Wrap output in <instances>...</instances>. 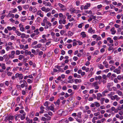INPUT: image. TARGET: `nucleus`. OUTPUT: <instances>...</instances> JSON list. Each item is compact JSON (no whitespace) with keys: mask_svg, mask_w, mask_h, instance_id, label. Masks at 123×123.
<instances>
[{"mask_svg":"<svg viewBox=\"0 0 123 123\" xmlns=\"http://www.w3.org/2000/svg\"><path fill=\"white\" fill-rule=\"evenodd\" d=\"M17 8L18 9L19 11H21L22 9V7L21 6H18Z\"/></svg>","mask_w":123,"mask_h":123,"instance_id":"62","label":"nucleus"},{"mask_svg":"<svg viewBox=\"0 0 123 123\" xmlns=\"http://www.w3.org/2000/svg\"><path fill=\"white\" fill-rule=\"evenodd\" d=\"M27 18L26 16L22 17L21 19V20L23 22H24L26 20Z\"/></svg>","mask_w":123,"mask_h":123,"instance_id":"25","label":"nucleus"},{"mask_svg":"<svg viewBox=\"0 0 123 123\" xmlns=\"http://www.w3.org/2000/svg\"><path fill=\"white\" fill-rule=\"evenodd\" d=\"M98 83L97 81H95L92 84V86L94 87L95 89H98L99 88V86L98 85Z\"/></svg>","mask_w":123,"mask_h":123,"instance_id":"2","label":"nucleus"},{"mask_svg":"<svg viewBox=\"0 0 123 123\" xmlns=\"http://www.w3.org/2000/svg\"><path fill=\"white\" fill-rule=\"evenodd\" d=\"M100 99V103L101 105L103 104V102L105 100V98H102Z\"/></svg>","mask_w":123,"mask_h":123,"instance_id":"51","label":"nucleus"},{"mask_svg":"<svg viewBox=\"0 0 123 123\" xmlns=\"http://www.w3.org/2000/svg\"><path fill=\"white\" fill-rule=\"evenodd\" d=\"M10 39L11 40L15 41L16 40V38L14 36L12 35L10 37Z\"/></svg>","mask_w":123,"mask_h":123,"instance_id":"33","label":"nucleus"},{"mask_svg":"<svg viewBox=\"0 0 123 123\" xmlns=\"http://www.w3.org/2000/svg\"><path fill=\"white\" fill-rule=\"evenodd\" d=\"M74 33V32H72L71 31H68V36L69 37H71L73 35Z\"/></svg>","mask_w":123,"mask_h":123,"instance_id":"23","label":"nucleus"},{"mask_svg":"<svg viewBox=\"0 0 123 123\" xmlns=\"http://www.w3.org/2000/svg\"><path fill=\"white\" fill-rule=\"evenodd\" d=\"M88 32L91 34H94L95 33V31L92 29V27H90L88 30Z\"/></svg>","mask_w":123,"mask_h":123,"instance_id":"8","label":"nucleus"},{"mask_svg":"<svg viewBox=\"0 0 123 123\" xmlns=\"http://www.w3.org/2000/svg\"><path fill=\"white\" fill-rule=\"evenodd\" d=\"M24 57V56L23 55H20L18 56V59L19 60H21Z\"/></svg>","mask_w":123,"mask_h":123,"instance_id":"39","label":"nucleus"},{"mask_svg":"<svg viewBox=\"0 0 123 123\" xmlns=\"http://www.w3.org/2000/svg\"><path fill=\"white\" fill-rule=\"evenodd\" d=\"M98 67L100 69H103L104 68V66L102 65L101 64H99L98 65Z\"/></svg>","mask_w":123,"mask_h":123,"instance_id":"34","label":"nucleus"},{"mask_svg":"<svg viewBox=\"0 0 123 123\" xmlns=\"http://www.w3.org/2000/svg\"><path fill=\"white\" fill-rule=\"evenodd\" d=\"M1 66L3 69L5 70L6 69V68L5 63L2 64Z\"/></svg>","mask_w":123,"mask_h":123,"instance_id":"50","label":"nucleus"},{"mask_svg":"<svg viewBox=\"0 0 123 123\" xmlns=\"http://www.w3.org/2000/svg\"><path fill=\"white\" fill-rule=\"evenodd\" d=\"M66 22V20L65 19L63 18V19H60L59 20V23L60 24H65Z\"/></svg>","mask_w":123,"mask_h":123,"instance_id":"9","label":"nucleus"},{"mask_svg":"<svg viewBox=\"0 0 123 123\" xmlns=\"http://www.w3.org/2000/svg\"><path fill=\"white\" fill-rule=\"evenodd\" d=\"M107 40L111 43H112L113 42V40L110 37H108L107 39Z\"/></svg>","mask_w":123,"mask_h":123,"instance_id":"29","label":"nucleus"},{"mask_svg":"<svg viewBox=\"0 0 123 123\" xmlns=\"http://www.w3.org/2000/svg\"><path fill=\"white\" fill-rule=\"evenodd\" d=\"M102 77L100 76H96L95 77V80H100L102 79Z\"/></svg>","mask_w":123,"mask_h":123,"instance_id":"26","label":"nucleus"},{"mask_svg":"<svg viewBox=\"0 0 123 123\" xmlns=\"http://www.w3.org/2000/svg\"><path fill=\"white\" fill-rule=\"evenodd\" d=\"M103 64L106 68H108V62L106 61H104L103 62Z\"/></svg>","mask_w":123,"mask_h":123,"instance_id":"22","label":"nucleus"},{"mask_svg":"<svg viewBox=\"0 0 123 123\" xmlns=\"http://www.w3.org/2000/svg\"><path fill=\"white\" fill-rule=\"evenodd\" d=\"M29 7V6L28 5H26L23 6V8L25 10H26Z\"/></svg>","mask_w":123,"mask_h":123,"instance_id":"42","label":"nucleus"},{"mask_svg":"<svg viewBox=\"0 0 123 123\" xmlns=\"http://www.w3.org/2000/svg\"><path fill=\"white\" fill-rule=\"evenodd\" d=\"M83 112L85 113L86 112H87V114H90L91 113V111L90 110H88L87 111H85V110H84L83 111Z\"/></svg>","mask_w":123,"mask_h":123,"instance_id":"61","label":"nucleus"},{"mask_svg":"<svg viewBox=\"0 0 123 123\" xmlns=\"http://www.w3.org/2000/svg\"><path fill=\"white\" fill-rule=\"evenodd\" d=\"M53 39L54 40V41L55 42H57L59 40V38H57V37H54L53 38Z\"/></svg>","mask_w":123,"mask_h":123,"instance_id":"57","label":"nucleus"},{"mask_svg":"<svg viewBox=\"0 0 123 123\" xmlns=\"http://www.w3.org/2000/svg\"><path fill=\"white\" fill-rule=\"evenodd\" d=\"M113 72L118 74L121 73V70L118 68H116L113 70Z\"/></svg>","mask_w":123,"mask_h":123,"instance_id":"17","label":"nucleus"},{"mask_svg":"<svg viewBox=\"0 0 123 123\" xmlns=\"http://www.w3.org/2000/svg\"><path fill=\"white\" fill-rule=\"evenodd\" d=\"M82 113L81 112H78L77 114V116L80 118H81L82 117Z\"/></svg>","mask_w":123,"mask_h":123,"instance_id":"35","label":"nucleus"},{"mask_svg":"<svg viewBox=\"0 0 123 123\" xmlns=\"http://www.w3.org/2000/svg\"><path fill=\"white\" fill-rule=\"evenodd\" d=\"M99 28L100 29H102L105 26L104 24L102 23H100L99 24Z\"/></svg>","mask_w":123,"mask_h":123,"instance_id":"36","label":"nucleus"},{"mask_svg":"<svg viewBox=\"0 0 123 123\" xmlns=\"http://www.w3.org/2000/svg\"><path fill=\"white\" fill-rule=\"evenodd\" d=\"M45 108L43 106H41L40 107V111L39 112V113L40 114H42L44 112H45V111L44 109Z\"/></svg>","mask_w":123,"mask_h":123,"instance_id":"13","label":"nucleus"},{"mask_svg":"<svg viewBox=\"0 0 123 123\" xmlns=\"http://www.w3.org/2000/svg\"><path fill=\"white\" fill-rule=\"evenodd\" d=\"M77 42L78 43V44L79 45H82L83 43L82 42H81L80 40H78L77 41Z\"/></svg>","mask_w":123,"mask_h":123,"instance_id":"54","label":"nucleus"},{"mask_svg":"<svg viewBox=\"0 0 123 123\" xmlns=\"http://www.w3.org/2000/svg\"><path fill=\"white\" fill-rule=\"evenodd\" d=\"M114 97H115V99H116V100L117 101H118L120 99V98L118 97V96L117 95H114Z\"/></svg>","mask_w":123,"mask_h":123,"instance_id":"49","label":"nucleus"},{"mask_svg":"<svg viewBox=\"0 0 123 123\" xmlns=\"http://www.w3.org/2000/svg\"><path fill=\"white\" fill-rule=\"evenodd\" d=\"M18 26L19 28L20 31L22 32L24 31L25 30V29L23 27V25L22 24H19Z\"/></svg>","mask_w":123,"mask_h":123,"instance_id":"5","label":"nucleus"},{"mask_svg":"<svg viewBox=\"0 0 123 123\" xmlns=\"http://www.w3.org/2000/svg\"><path fill=\"white\" fill-rule=\"evenodd\" d=\"M39 41L43 43H45L46 41V38L42 39Z\"/></svg>","mask_w":123,"mask_h":123,"instance_id":"45","label":"nucleus"},{"mask_svg":"<svg viewBox=\"0 0 123 123\" xmlns=\"http://www.w3.org/2000/svg\"><path fill=\"white\" fill-rule=\"evenodd\" d=\"M46 109H48V110H50L51 111H53L54 112L55 111H54V105H51L50 106H47L46 107Z\"/></svg>","mask_w":123,"mask_h":123,"instance_id":"6","label":"nucleus"},{"mask_svg":"<svg viewBox=\"0 0 123 123\" xmlns=\"http://www.w3.org/2000/svg\"><path fill=\"white\" fill-rule=\"evenodd\" d=\"M24 83L21 84L20 86L22 88L24 87L25 86L27 87V84L25 80H24Z\"/></svg>","mask_w":123,"mask_h":123,"instance_id":"14","label":"nucleus"},{"mask_svg":"<svg viewBox=\"0 0 123 123\" xmlns=\"http://www.w3.org/2000/svg\"><path fill=\"white\" fill-rule=\"evenodd\" d=\"M110 31L111 32V33L112 34H114L116 32V31L115 30V28L114 27H112Z\"/></svg>","mask_w":123,"mask_h":123,"instance_id":"19","label":"nucleus"},{"mask_svg":"<svg viewBox=\"0 0 123 123\" xmlns=\"http://www.w3.org/2000/svg\"><path fill=\"white\" fill-rule=\"evenodd\" d=\"M90 6V4L89 3H87L86 5L85 6V9H87Z\"/></svg>","mask_w":123,"mask_h":123,"instance_id":"28","label":"nucleus"},{"mask_svg":"<svg viewBox=\"0 0 123 123\" xmlns=\"http://www.w3.org/2000/svg\"><path fill=\"white\" fill-rule=\"evenodd\" d=\"M109 92L108 91V90H105L104 91H103L102 92V94L103 95V96H106L105 94V93H108Z\"/></svg>","mask_w":123,"mask_h":123,"instance_id":"32","label":"nucleus"},{"mask_svg":"<svg viewBox=\"0 0 123 123\" xmlns=\"http://www.w3.org/2000/svg\"><path fill=\"white\" fill-rule=\"evenodd\" d=\"M14 31H15V33L18 36H20V35L21 34V32L18 31L16 30V29H15V30Z\"/></svg>","mask_w":123,"mask_h":123,"instance_id":"24","label":"nucleus"},{"mask_svg":"<svg viewBox=\"0 0 123 123\" xmlns=\"http://www.w3.org/2000/svg\"><path fill=\"white\" fill-rule=\"evenodd\" d=\"M26 119L27 121L29 123H32L33 121L31 119H30L29 118L26 117Z\"/></svg>","mask_w":123,"mask_h":123,"instance_id":"30","label":"nucleus"},{"mask_svg":"<svg viewBox=\"0 0 123 123\" xmlns=\"http://www.w3.org/2000/svg\"><path fill=\"white\" fill-rule=\"evenodd\" d=\"M8 56H9V58L11 59L14 58L15 57L14 56H13V55H11L10 54H9L8 55Z\"/></svg>","mask_w":123,"mask_h":123,"instance_id":"58","label":"nucleus"},{"mask_svg":"<svg viewBox=\"0 0 123 123\" xmlns=\"http://www.w3.org/2000/svg\"><path fill=\"white\" fill-rule=\"evenodd\" d=\"M7 17H9L10 18H13L14 17V15L13 14H10V13H9L7 16Z\"/></svg>","mask_w":123,"mask_h":123,"instance_id":"41","label":"nucleus"},{"mask_svg":"<svg viewBox=\"0 0 123 123\" xmlns=\"http://www.w3.org/2000/svg\"><path fill=\"white\" fill-rule=\"evenodd\" d=\"M7 75L9 76H11L12 74V73L11 72H8L7 73Z\"/></svg>","mask_w":123,"mask_h":123,"instance_id":"60","label":"nucleus"},{"mask_svg":"<svg viewBox=\"0 0 123 123\" xmlns=\"http://www.w3.org/2000/svg\"><path fill=\"white\" fill-rule=\"evenodd\" d=\"M19 67L18 66H17L16 67H14L12 69V71L13 72H15L19 68Z\"/></svg>","mask_w":123,"mask_h":123,"instance_id":"48","label":"nucleus"},{"mask_svg":"<svg viewBox=\"0 0 123 123\" xmlns=\"http://www.w3.org/2000/svg\"><path fill=\"white\" fill-rule=\"evenodd\" d=\"M34 32L35 33H36V34L37 35L38 34L40 33V32L39 31V29L37 28L34 31Z\"/></svg>","mask_w":123,"mask_h":123,"instance_id":"47","label":"nucleus"},{"mask_svg":"<svg viewBox=\"0 0 123 123\" xmlns=\"http://www.w3.org/2000/svg\"><path fill=\"white\" fill-rule=\"evenodd\" d=\"M7 45L8 46H13V44L12 42H9L7 44Z\"/></svg>","mask_w":123,"mask_h":123,"instance_id":"64","label":"nucleus"},{"mask_svg":"<svg viewBox=\"0 0 123 123\" xmlns=\"http://www.w3.org/2000/svg\"><path fill=\"white\" fill-rule=\"evenodd\" d=\"M97 96L96 98L98 100H100L101 97H102V95L100 93H98L97 94Z\"/></svg>","mask_w":123,"mask_h":123,"instance_id":"18","label":"nucleus"},{"mask_svg":"<svg viewBox=\"0 0 123 123\" xmlns=\"http://www.w3.org/2000/svg\"><path fill=\"white\" fill-rule=\"evenodd\" d=\"M15 52L16 55H19L20 54V51L19 50H16Z\"/></svg>","mask_w":123,"mask_h":123,"instance_id":"43","label":"nucleus"},{"mask_svg":"<svg viewBox=\"0 0 123 123\" xmlns=\"http://www.w3.org/2000/svg\"><path fill=\"white\" fill-rule=\"evenodd\" d=\"M15 120L17 121L18 120H19V118H20L21 116V115H16L15 116Z\"/></svg>","mask_w":123,"mask_h":123,"instance_id":"21","label":"nucleus"},{"mask_svg":"<svg viewBox=\"0 0 123 123\" xmlns=\"http://www.w3.org/2000/svg\"><path fill=\"white\" fill-rule=\"evenodd\" d=\"M77 73L79 74H80L82 76H84L85 74V72H82V70L80 69L78 70Z\"/></svg>","mask_w":123,"mask_h":123,"instance_id":"10","label":"nucleus"},{"mask_svg":"<svg viewBox=\"0 0 123 123\" xmlns=\"http://www.w3.org/2000/svg\"><path fill=\"white\" fill-rule=\"evenodd\" d=\"M59 18H63L64 19H65L66 18L65 16V15H63L61 13H60L59 14Z\"/></svg>","mask_w":123,"mask_h":123,"instance_id":"20","label":"nucleus"},{"mask_svg":"<svg viewBox=\"0 0 123 123\" xmlns=\"http://www.w3.org/2000/svg\"><path fill=\"white\" fill-rule=\"evenodd\" d=\"M72 87L74 90H77L78 89V88L77 86L76 85H73L72 86Z\"/></svg>","mask_w":123,"mask_h":123,"instance_id":"40","label":"nucleus"},{"mask_svg":"<svg viewBox=\"0 0 123 123\" xmlns=\"http://www.w3.org/2000/svg\"><path fill=\"white\" fill-rule=\"evenodd\" d=\"M7 29L9 31H11L12 30L13 31L15 30V29H16V27L14 26H13L12 27L10 26H7Z\"/></svg>","mask_w":123,"mask_h":123,"instance_id":"11","label":"nucleus"},{"mask_svg":"<svg viewBox=\"0 0 123 123\" xmlns=\"http://www.w3.org/2000/svg\"><path fill=\"white\" fill-rule=\"evenodd\" d=\"M17 11V9L16 8H14L12 11H10L9 12H10L15 13Z\"/></svg>","mask_w":123,"mask_h":123,"instance_id":"53","label":"nucleus"},{"mask_svg":"<svg viewBox=\"0 0 123 123\" xmlns=\"http://www.w3.org/2000/svg\"><path fill=\"white\" fill-rule=\"evenodd\" d=\"M15 78H18L19 80H22L23 78V76L22 74L17 73L15 74Z\"/></svg>","mask_w":123,"mask_h":123,"instance_id":"1","label":"nucleus"},{"mask_svg":"<svg viewBox=\"0 0 123 123\" xmlns=\"http://www.w3.org/2000/svg\"><path fill=\"white\" fill-rule=\"evenodd\" d=\"M80 35L82 38H85L87 37V35L86 32L84 31H83L80 33Z\"/></svg>","mask_w":123,"mask_h":123,"instance_id":"16","label":"nucleus"},{"mask_svg":"<svg viewBox=\"0 0 123 123\" xmlns=\"http://www.w3.org/2000/svg\"><path fill=\"white\" fill-rule=\"evenodd\" d=\"M5 46L6 47L5 48L6 49V51H8L10 50H12L14 49V47L13 46H10L7 45V44H6Z\"/></svg>","mask_w":123,"mask_h":123,"instance_id":"3","label":"nucleus"},{"mask_svg":"<svg viewBox=\"0 0 123 123\" xmlns=\"http://www.w3.org/2000/svg\"><path fill=\"white\" fill-rule=\"evenodd\" d=\"M84 25V23H81L80 24H79L78 26V28H81L82 26Z\"/></svg>","mask_w":123,"mask_h":123,"instance_id":"37","label":"nucleus"},{"mask_svg":"<svg viewBox=\"0 0 123 123\" xmlns=\"http://www.w3.org/2000/svg\"><path fill=\"white\" fill-rule=\"evenodd\" d=\"M75 83L76 84L77 83H80L81 82L82 80L80 79H75L74 80Z\"/></svg>","mask_w":123,"mask_h":123,"instance_id":"27","label":"nucleus"},{"mask_svg":"<svg viewBox=\"0 0 123 123\" xmlns=\"http://www.w3.org/2000/svg\"><path fill=\"white\" fill-rule=\"evenodd\" d=\"M99 53V51L98 50H96L94 51L93 54L94 55H97Z\"/></svg>","mask_w":123,"mask_h":123,"instance_id":"52","label":"nucleus"},{"mask_svg":"<svg viewBox=\"0 0 123 123\" xmlns=\"http://www.w3.org/2000/svg\"><path fill=\"white\" fill-rule=\"evenodd\" d=\"M25 34L24 33H21V34L20 35V36H21L20 37L21 38L23 39L25 38Z\"/></svg>","mask_w":123,"mask_h":123,"instance_id":"44","label":"nucleus"},{"mask_svg":"<svg viewBox=\"0 0 123 123\" xmlns=\"http://www.w3.org/2000/svg\"><path fill=\"white\" fill-rule=\"evenodd\" d=\"M115 13L114 12H110V15L111 16H115Z\"/></svg>","mask_w":123,"mask_h":123,"instance_id":"59","label":"nucleus"},{"mask_svg":"<svg viewBox=\"0 0 123 123\" xmlns=\"http://www.w3.org/2000/svg\"><path fill=\"white\" fill-rule=\"evenodd\" d=\"M5 50L3 49H2L1 51H0L1 54L3 55L5 54Z\"/></svg>","mask_w":123,"mask_h":123,"instance_id":"63","label":"nucleus"},{"mask_svg":"<svg viewBox=\"0 0 123 123\" xmlns=\"http://www.w3.org/2000/svg\"><path fill=\"white\" fill-rule=\"evenodd\" d=\"M58 4L60 8H61V10L63 12L66 10V8L64 5L60 3H59Z\"/></svg>","mask_w":123,"mask_h":123,"instance_id":"4","label":"nucleus"},{"mask_svg":"<svg viewBox=\"0 0 123 123\" xmlns=\"http://www.w3.org/2000/svg\"><path fill=\"white\" fill-rule=\"evenodd\" d=\"M18 91L16 89H14L12 92V95L17 96L18 95V93H17Z\"/></svg>","mask_w":123,"mask_h":123,"instance_id":"7","label":"nucleus"},{"mask_svg":"<svg viewBox=\"0 0 123 123\" xmlns=\"http://www.w3.org/2000/svg\"><path fill=\"white\" fill-rule=\"evenodd\" d=\"M43 4L46 6H50L51 5V4L49 2H47L45 1L43 2Z\"/></svg>","mask_w":123,"mask_h":123,"instance_id":"15","label":"nucleus"},{"mask_svg":"<svg viewBox=\"0 0 123 123\" xmlns=\"http://www.w3.org/2000/svg\"><path fill=\"white\" fill-rule=\"evenodd\" d=\"M116 93L119 96L123 95L122 92L120 90L117 91Z\"/></svg>","mask_w":123,"mask_h":123,"instance_id":"31","label":"nucleus"},{"mask_svg":"<svg viewBox=\"0 0 123 123\" xmlns=\"http://www.w3.org/2000/svg\"><path fill=\"white\" fill-rule=\"evenodd\" d=\"M95 105L97 107H99L100 106V104L99 103L97 102H95L94 103Z\"/></svg>","mask_w":123,"mask_h":123,"instance_id":"55","label":"nucleus"},{"mask_svg":"<svg viewBox=\"0 0 123 123\" xmlns=\"http://www.w3.org/2000/svg\"><path fill=\"white\" fill-rule=\"evenodd\" d=\"M71 25V23H68L67 25H65V27L66 29H68Z\"/></svg>","mask_w":123,"mask_h":123,"instance_id":"46","label":"nucleus"},{"mask_svg":"<svg viewBox=\"0 0 123 123\" xmlns=\"http://www.w3.org/2000/svg\"><path fill=\"white\" fill-rule=\"evenodd\" d=\"M20 48L21 49H23L24 50V45L23 44H21L19 45Z\"/></svg>","mask_w":123,"mask_h":123,"instance_id":"56","label":"nucleus"},{"mask_svg":"<svg viewBox=\"0 0 123 123\" xmlns=\"http://www.w3.org/2000/svg\"><path fill=\"white\" fill-rule=\"evenodd\" d=\"M37 14L42 17H43V13L41 10H39L37 11Z\"/></svg>","mask_w":123,"mask_h":123,"instance_id":"12","label":"nucleus"},{"mask_svg":"<svg viewBox=\"0 0 123 123\" xmlns=\"http://www.w3.org/2000/svg\"><path fill=\"white\" fill-rule=\"evenodd\" d=\"M66 16L67 17V18L68 19H69L71 18L72 15H70L68 13H67L66 15Z\"/></svg>","mask_w":123,"mask_h":123,"instance_id":"38","label":"nucleus"}]
</instances>
